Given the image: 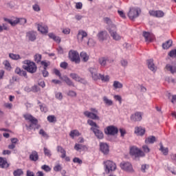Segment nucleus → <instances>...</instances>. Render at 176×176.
<instances>
[{
	"label": "nucleus",
	"mask_w": 176,
	"mask_h": 176,
	"mask_svg": "<svg viewBox=\"0 0 176 176\" xmlns=\"http://www.w3.org/2000/svg\"><path fill=\"white\" fill-rule=\"evenodd\" d=\"M87 123L89 124V126H91L90 130L93 131L96 137H97L98 140H102L104 138V133L99 129L100 126L97 124V123L91 120H88Z\"/></svg>",
	"instance_id": "1"
},
{
	"label": "nucleus",
	"mask_w": 176,
	"mask_h": 176,
	"mask_svg": "<svg viewBox=\"0 0 176 176\" xmlns=\"http://www.w3.org/2000/svg\"><path fill=\"white\" fill-rule=\"evenodd\" d=\"M25 120H29L30 122V124L28 126L26 125V127H28L30 130H38L41 129V125L38 124V119L35 118V117L32 116L31 114H26L23 116Z\"/></svg>",
	"instance_id": "2"
},
{
	"label": "nucleus",
	"mask_w": 176,
	"mask_h": 176,
	"mask_svg": "<svg viewBox=\"0 0 176 176\" xmlns=\"http://www.w3.org/2000/svg\"><path fill=\"white\" fill-rule=\"evenodd\" d=\"M23 63L25 64L23 66V69L29 72L30 74H35L38 67H36V64L31 60H24Z\"/></svg>",
	"instance_id": "3"
},
{
	"label": "nucleus",
	"mask_w": 176,
	"mask_h": 176,
	"mask_svg": "<svg viewBox=\"0 0 176 176\" xmlns=\"http://www.w3.org/2000/svg\"><path fill=\"white\" fill-rule=\"evenodd\" d=\"M106 30H107L113 41H120L122 39V36L118 34V28H116V25H113L111 28H107Z\"/></svg>",
	"instance_id": "4"
},
{
	"label": "nucleus",
	"mask_w": 176,
	"mask_h": 176,
	"mask_svg": "<svg viewBox=\"0 0 176 176\" xmlns=\"http://www.w3.org/2000/svg\"><path fill=\"white\" fill-rule=\"evenodd\" d=\"M91 111H86L84 112L85 116L92 119V120H100V116H98V110L96 108H91L89 109Z\"/></svg>",
	"instance_id": "5"
},
{
	"label": "nucleus",
	"mask_w": 176,
	"mask_h": 176,
	"mask_svg": "<svg viewBox=\"0 0 176 176\" xmlns=\"http://www.w3.org/2000/svg\"><path fill=\"white\" fill-rule=\"evenodd\" d=\"M140 13H141V9L138 8H130L127 15L130 20L133 21L140 16Z\"/></svg>",
	"instance_id": "6"
},
{
	"label": "nucleus",
	"mask_w": 176,
	"mask_h": 176,
	"mask_svg": "<svg viewBox=\"0 0 176 176\" xmlns=\"http://www.w3.org/2000/svg\"><path fill=\"white\" fill-rule=\"evenodd\" d=\"M130 155L137 159V157H144V156H145V153L138 148L133 146L130 149Z\"/></svg>",
	"instance_id": "7"
},
{
	"label": "nucleus",
	"mask_w": 176,
	"mask_h": 176,
	"mask_svg": "<svg viewBox=\"0 0 176 176\" xmlns=\"http://www.w3.org/2000/svg\"><path fill=\"white\" fill-rule=\"evenodd\" d=\"M69 58L73 63L79 64L80 63V57H79V53L76 51L71 50L69 52Z\"/></svg>",
	"instance_id": "8"
},
{
	"label": "nucleus",
	"mask_w": 176,
	"mask_h": 176,
	"mask_svg": "<svg viewBox=\"0 0 176 176\" xmlns=\"http://www.w3.org/2000/svg\"><path fill=\"white\" fill-rule=\"evenodd\" d=\"M122 170L126 171V173H134V169H133V165L129 162H122L120 164Z\"/></svg>",
	"instance_id": "9"
},
{
	"label": "nucleus",
	"mask_w": 176,
	"mask_h": 176,
	"mask_svg": "<svg viewBox=\"0 0 176 176\" xmlns=\"http://www.w3.org/2000/svg\"><path fill=\"white\" fill-rule=\"evenodd\" d=\"M118 132L119 130L118 129V127L115 126H109L107 127L106 130H104V133L107 135H115L116 134H118Z\"/></svg>",
	"instance_id": "10"
},
{
	"label": "nucleus",
	"mask_w": 176,
	"mask_h": 176,
	"mask_svg": "<svg viewBox=\"0 0 176 176\" xmlns=\"http://www.w3.org/2000/svg\"><path fill=\"white\" fill-rule=\"evenodd\" d=\"M104 166L106 167V171L109 173L110 171H115L116 170V164L113 163L112 161L104 162Z\"/></svg>",
	"instance_id": "11"
},
{
	"label": "nucleus",
	"mask_w": 176,
	"mask_h": 176,
	"mask_svg": "<svg viewBox=\"0 0 176 176\" xmlns=\"http://www.w3.org/2000/svg\"><path fill=\"white\" fill-rule=\"evenodd\" d=\"M96 36L99 42H104V41H107L108 39V36H109V35L107 30H102L97 34Z\"/></svg>",
	"instance_id": "12"
},
{
	"label": "nucleus",
	"mask_w": 176,
	"mask_h": 176,
	"mask_svg": "<svg viewBox=\"0 0 176 176\" xmlns=\"http://www.w3.org/2000/svg\"><path fill=\"white\" fill-rule=\"evenodd\" d=\"M89 71L91 75V78L94 80H98L101 78V74L97 72V68L90 67Z\"/></svg>",
	"instance_id": "13"
},
{
	"label": "nucleus",
	"mask_w": 176,
	"mask_h": 176,
	"mask_svg": "<svg viewBox=\"0 0 176 176\" xmlns=\"http://www.w3.org/2000/svg\"><path fill=\"white\" fill-rule=\"evenodd\" d=\"M87 38V32L84 30H79L77 34V39L79 43L85 42V39Z\"/></svg>",
	"instance_id": "14"
},
{
	"label": "nucleus",
	"mask_w": 176,
	"mask_h": 176,
	"mask_svg": "<svg viewBox=\"0 0 176 176\" xmlns=\"http://www.w3.org/2000/svg\"><path fill=\"white\" fill-rule=\"evenodd\" d=\"M131 120L132 122H141L142 120V113L141 112H135L131 116Z\"/></svg>",
	"instance_id": "15"
},
{
	"label": "nucleus",
	"mask_w": 176,
	"mask_h": 176,
	"mask_svg": "<svg viewBox=\"0 0 176 176\" xmlns=\"http://www.w3.org/2000/svg\"><path fill=\"white\" fill-rule=\"evenodd\" d=\"M143 36L145 38L146 42H152L153 39H155L153 34L147 32H143Z\"/></svg>",
	"instance_id": "16"
},
{
	"label": "nucleus",
	"mask_w": 176,
	"mask_h": 176,
	"mask_svg": "<svg viewBox=\"0 0 176 176\" xmlns=\"http://www.w3.org/2000/svg\"><path fill=\"white\" fill-rule=\"evenodd\" d=\"M100 151L104 155H108L109 153V146L105 143H100Z\"/></svg>",
	"instance_id": "17"
},
{
	"label": "nucleus",
	"mask_w": 176,
	"mask_h": 176,
	"mask_svg": "<svg viewBox=\"0 0 176 176\" xmlns=\"http://www.w3.org/2000/svg\"><path fill=\"white\" fill-rule=\"evenodd\" d=\"M15 74L19 75V76H23L25 79L28 78V76L27 75V72L20 69V67H16L15 69Z\"/></svg>",
	"instance_id": "18"
},
{
	"label": "nucleus",
	"mask_w": 176,
	"mask_h": 176,
	"mask_svg": "<svg viewBox=\"0 0 176 176\" xmlns=\"http://www.w3.org/2000/svg\"><path fill=\"white\" fill-rule=\"evenodd\" d=\"M26 36L31 42H34L36 39V33L34 31H30L26 33Z\"/></svg>",
	"instance_id": "19"
},
{
	"label": "nucleus",
	"mask_w": 176,
	"mask_h": 176,
	"mask_svg": "<svg viewBox=\"0 0 176 176\" xmlns=\"http://www.w3.org/2000/svg\"><path fill=\"white\" fill-rule=\"evenodd\" d=\"M30 160L31 162H38L39 160V155H38V152L33 151L29 157Z\"/></svg>",
	"instance_id": "20"
},
{
	"label": "nucleus",
	"mask_w": 176,
	"mask_h": 176,
	"mask_svg": "<svg viewBox=\"0 0 176 176\" xmlns=\"http://www.w3.org/2000/svg\"><path fill=\"white\" fill-rule=\"evenodd\" d=\"M147 65L148 68L153 72H155L156 71L157 67L155 65V63H153V59L147 60Z\"/></svg>",
	"instance_id": "21"
},
{
	"label": "nucleus",
	"mask_w": 176,
	"mask_h": 176,
	"mask_svg": "<svg viewBox=\"0 0 176 176\" xmlns=\"http://www.w3.org/2000/svg\"><path fill=\"white\" fill-rule=\"evenodd\" d=\"M135 134L140 136L144 135V134H145V128H142V126H136L135 128Z\"/></svg>",
	"instance_id": "22"
},
{
	"label": "nucleus",
	"mask_w": 176,
	"mask_h": 176,
	"mask_svg": "<svg viewBox=\"0 0 176 176\" xmlns=\"http://www.w3.org/2000/svg\"><path fill=\"white\" fill-rule=\"evenodd\" d=\"M56 149H57V152H60V153L62 154L60 156L62 159H64L65 156H67V151H65V149H64V148H63V146H58Z\"/></svg>",
	"instance_id": "23"
},
{
	"label": "nucleus",
	"mask_w": 176,
	"mask_h": 176,
	"mask_svg": "<svg viewBox=\"0 0 176 176\" xmlns=\"http://www.w3.org/2000/svg\"><path fill=\"white\" fill-rule=\"evenodd\" d=\"M107 61H109V58L107 57H102L98 59V63L101 67H105Z\"/></svg>",
	"instance_id": "24"
},
{
	"label": "nucleus",
	"mask_w": 176,
	"mask_h": 176,
	"mask_svg": "<svg viewBox=\"0 0 176 176\" xmlns=\"http://www.w3.org/2000/svg\"><path fill=\"white\" fill-rule=\"evenodd\" d=\"M74 149L76 151H87V146L83 144H76L74 146Z\"/></svg>",
	"instance_id": "25"
},
{
	"label": "nucleus",
	"mask_w": 176,
	"mask_h": 176,
	"mask_svg": "<svg viewBox=\"0 0 176 176\" xmlns=\"http://www.w3.org/2000/svg\"><path fill=\"white\" fill-rule=\"evenodd\" d=\"M0 167L1 168H8L9 167V164H8V161L6 159L0 157Z\"/></svg>",
	"instance_id": "26"
},
{
	"label": "nucleus",
	"mask_w": 176,
	"mask_h": 176,
	"mask_svg": "<svg viewBox=\"0 0 176 176\" xmlns=\"http://www.w3.org/2000/svg\"><path fill=\"white\" fill-rule=\"evenodd\" d=\"M166 69H167V71H169L170 74H176V66H173L170 64H167L166 65Z\"/></svg>",
	"instance_id": "27"
},
{
	"label": "nucleus",
	"mask_w": 176,
	"mask_h": 176,
	"mask_svg": "<svg viewBox=\"0 0 176 176\" xmlns=\"http://www.w3.org/2000/svg\"><path fill=\"white\" fill-rule=\"evenodd\" d=\"M80 58L82 60V61H83L84 63H87V61H89V55L85 52H82L80 54Z\"/></svg>",
	"instance_id": "28"
},
{
	"label": "nucleus",
	"mask_w": 176,
	"mask_h": 176,
	"mask_svg": "<svg viewBox=\"0 0 176 176\" xmlns=\"http://www.w3.org/2000/svg\"><path fill=\"white\" fill-rule=\"evenodd\" d=\"M70 78H72V79H74V80H76V82H80V80H82V78H80V76H79V75H78L76 73H72L69 74Z\"/></svg>",
	"instance_id": "29"
},
{
	"label": "nucleus",
	"mask_w": 176,
	"mask_h": 176,
	"mask_svg": "<svg viewBox=\"0 0 176 176\" xmlns=\"http://www.w3.org/2000/svg\"><path fill=\"white\" fill-rule=\"evenodd\" d=\"M38 31L41 34H47V26H43L40 24L38 25Z\"/></svg>",
	"instance_id": "30"
},
{
	"label": "nucleus",
	"mask_w": 176,
	"mask_h": 176,
	"mask_svg": "<svg viewBox=\"0 0 176 176\" xmlns=\"http://www.w3.org/2000/svg\"><path fill=\"white\" fill-rule=\"evenodd\" d=\"M79 135H80V133H79V131L76 129L70 131L69 137H71V138L74 139L75 137H79Z\"/></svg>",
	"instance_id": "31"
},
{
	"label": "nucleus",
	"mask_w": 176,
	"mask_h": 176,
	"mask_svg": "<svg viewBox=\"0 0 176 176\" xmlns=\"http://www.w3.org/2000/svg\"><path fill=\"white\" fill-rule=\"evenodd\" d=\"M104 23L107 24L108 27L107 28H112V25H116L112 23V20L109 19V17H104L103 19Z\"/></svg>",
	"instance_id": "32"
},
{
	"label": "nucleus",
	"mask_w": 176,
	"mask_h": 176,
	"mask_svg": "<svg viewBox=\"0 0 176 176\" xmlns=\"http://www.w3.org/2000/svg\"><path fill=\"white\" fill-rule=\"evenodd\" d=\"M63 80L65 82L67 86H72L73 87H75V84L71 79H69V78L65 76L63 77Z\"/></svg>",
	"instance_id": "33"
},
{
	"label": "nucleus",
	"mask_w": 176,
	"mask_h": 176,
	"mask_svg": "<svg viewBox=\"0 0 176 176\" xmlns=\"http://www.w3.org/2000/svg\"><path fill=\"white\" fill-rule=\"evenodd\" d=\"M156 142V137L155 136H149L145 140L146 144H154Z\"/></svg>",
	"instance_id": "34"
},
{
	"label": "nucleus",
	"mask_w": 176,
	"mask_h": 176,
	"mask_svg": "<svg viewBox=\"0 0 176 176\" xmlns=\"http://www.w3.org/2000/svg\"><path fill=\"white\" fill-rule=\"evenodd\" d=\"M173 46V41L168 40L166 43L162 44L163 49H169V47H171Z\"/></svg>",
	"instance_id": "35"
},
{
	"label": "nucleus",
	"mask_w": 176,
	"mask_h": 176,
	"mask_svg": "<svg viewBox=\"0 0 176 176\" xmlns=\"http://www.w3.org/2000/svg\"><path fill=\"white\" fill-rule=\"evenodd\" d=\"M160 151L162 152L163 155H164L165 156H167V155H168V148H164V146H163V144L162 143H160Z\"/></svg>",
	"instance_id": "36"
},
{
	"label": "nucleus",
	"mask_w": 176,
	"mask_h": 176,
	"mask_svg": "<svg viewBox=\"0 0 176 176\" xmlns=\"http://www.w3.org/2000/svg\"><path fill=\"white\" fill-rule=\"evenodd\" d=\"M113 86L115 89H122L123 87V84L119 81H114Z\"/></svg>",
	"instance_id": "37"
},
{
	"label": "nucleus",
	"mask_w": 176,
	"mask_h": 176,
	"mask_svg": "<svg viewBox=\"0 0 176 176\" xmlns=\"http://www.w3.org/2000/svg\"><path fill=\"white\" fill-rule=\"evenodd\" d=\"M103 101L104 102L107 104L109 105V107H111V105L113 104V102L111 100L108 99V98H107V96H104L103 98Z\"/></svg>",
	"instance_id": "38"
},
{
	"label": "nucleus",
	"mask_w": 176,
	"mask_h": 176,
	"mask_svg": "<svg viewBox=\"0 0 176 176\" xmlns=\"http://www.w3.org/2000/svg\"><path fill=\"white\" fill-rule=\"evenodd\" d=\"M47 119L50 123H56V122H57L56 116H48Z\"/></svg>",
	"instance_id": "39"
},
{
	"label": "nucleus",
	"mask_w": 176,
	"mask_h": 176,
	"mask_svg": "<svg viewBox=\"0 0 176 176\" xmlns=\"http://www.w3.org/2000/svg\"><path fill=\"white\" fill-rule=\"evenodd\" d=\"M13 174L14 176H21L23 175V174H24V172L22 169H16L13 172Z\"/></svg>",
	"instance_id": "40"
},
{
	"label": "nucleus",
	"mask_w": 176,
	"mask_h": 176,
	"mask_svg": "<svg viewBox=\"0 0 176 176\" xmlns=\"http://www.w3.org/2000/svg\"><path fill=\"white\" fill-rule=\"evenodd\" d=\"M43 151L45 156H47V157H50V156H52V152L47 148L44 147Z\"/></svg>",
	"instance_id": "41"
},
{
	"label": "nucleus",
	"mask_w": 176,
	"mask_h": 176,
	"mask_svg": "<svg viewBox=\"0 0 176 176\" xmlns=\"http://www.w3.org/2000/svg\"><path fill=\"white\" fill-rule=\"evenodd\" d=\"M102 82H109V76L101 75L100 78Z\"/></svg>",
	"instance_id": "42"
},
{
	"label": "nucleus",
	"mask_w": 176,
	"mask_h": 176,
	"mask_svg": "<svg viewBox=\"0 0 176 176\" xmlns=\"http://www.w3.org/2000/svg\"><path fill=\"white\" fill-rule=\"evenodd\" d=\"M9 57H10V58H12V60H19V58H20V55L14 54H10Z\"/></svg>",
	"instance_id": "43"
},
{
	"label": "nucleus",
	"mask_w": 176,
	"mask_h": 176,
	"mask_svg": "<svg viewBox=\"0 0 176 176\" xmlns=\"http://www.w3.org/2000/svg\"><path fill=\"white\" fill-rule=\"evenodd\" d=\"M39 134L42 135V137H44V138H49V135H47L43 129H40Z\"/></svg>",
	"instance_id": "44"
},
{
	"label": "nucleus",
	"mask_w": 176,
	"mask_h": 176,
	"mask_svg": "<svg viewBox=\"0 0 176 176\" xmlns=\"http://www.w3.org/2000/svg\"><path fill=\"white\" fill-rule=\"evenodd\" d=\"M88 46H95L96 45V41L93 38H89L87 41Z\"/></svg>",
	"instance_id": "45"
},
{
	"label": "nucleus",
	"mask_w": 176,
	"mask_h": 176,
	"mask_svg": "<svg viewBox=\"0 0 176 176\" xmlns=\"http://www.w3.org/2000/svg\"><path fill=\"white\" fill-rule=\"evenodd\" d=\"M34 59H35V61L36 63H41V60H42V55L41 54H36L34 56Z\"/></svg>",
	"instance_id": "46"
},
{
	"label": "nucleus",
	"mask_w": 176,
	"mask_h": 176,
	"mask_svg": "<svg viewBox=\"0 0 176 176\" xmlns=\"http://www.w3.org/2000/svg\"><path fill=\"white\" fill-rule=\"evenodd\" d=\"M164 16V12L162 10L156 11V17L160 18Z\"/></svg>",
	"instance_id": "47"
},
{
	"label": "nucleus",
	"mask_w": 176,
	"mask_h": 176,
	"mask_svg": "<svg viewBox=\"0 0 176 176\" xmlns=\"http://www.w3.org/2000/svg\"><path fill=\"white\" fill-rule=\"evenodd\" d=\"M41 168L42 170H44V171H46L47 173H49V171L52 170V168H50V166L47 165L42 166Z\"/></svg>",
	"instance_id": "48"
},
{
	"label": "nucleus",
	"mask_w": 176,
	"mask_h": 176,
	"mask_svg": "<svg viewBox=\"0 0 176 176\" xmlns=\"http://www.w3.org/2000/svg\"><path fill=\"white\" fill-rule=\"evenodd\" d=\"M32 91L34 93H38V91H41V88H39V87H38L37 85H34V86L32 87Z\"/></svg>",
	"instance_id": "49"
},
{
	"label": "nucleus",
	"mask_w": 176,
	"mask_h": 176,
	"mask_svg": "<svg viewBox=\"0 0 176 176\" xmlns=\"http://www.w3.org/2000/svg\"><path fill=\"white\" fill-rule=\"evenodd\" d=\"M142 149L144 153H149V152H151V149H149V147H148L146 145L142 146Z\"/></svg>",
	"instance_id": "50"
},
{
	"label": "nucleus",
	"mask_w": 176,
	"mask_h": 176,
	"mask_svg": "<svg viewBox=\"0 0 176 176\" xmlns=\"http://www.w3.org/2000/svg\"><path fill=\"white\" fill-rule=\"evenodd\" d=\"M54 72L55 75H56L57 76L59 77V79H63V77H61V72H60V70L55 69L54 70Z\"/></svg>",
	"instance_id": "51"
},
{
	"label": "nucleus",
	"mask_w": 176,
	"mask_h": 176,
	"mask_svg": "<svg viewBox=\"0 0 176 176\" xmlns=\"http://www.w3.org/2000/svg\"><path fill=\"white\" fill-rule=\"evenodd\" d=\"M60 68H63V69H67L68 67V63L67 62H62L60 65Z\"/></svg>",
	"instance_id": "52"
},
{
	"label": "nucleus",
	"mask_w": 176,
	"mask_h": 176,
	"mask_svg": "<svg viewBox=\"0 0 176 176\" xmlns=\"http://www.w3.org/2000/svg\"><path fill=\"white\" fill-rule=\"evenodd\" d=\"M73 162L74 163H78V164H82V163H83L82 160H80L79 157H74Z\"/></svg>",
	"instance_id": "53"
},
{
	"label": "nucleus",
	"mask_w": 176,
	"mask_h": 176,
	"mask_svg": "<svg viewBox=\"0 0 176 176\" xmlns=\"http://www.w3.org/2000/svg\"><path fill=\"white\" fill-rule=\"evenodd\" d=\"M54 171H61L63 170V167H61V165L58 164L54 167Z\"/></svg>",
	"instance_id": "54"
},
{
	"label": "nucleus",
	"mask_w": 176,
	"mask_h": 176,
	"mask_svg": "<svg viewBox=\"0 0 176 176\" xmlns=\"http://www.w3.org/2000/svg\"><path fill=\"white\" fill-rule=\"evenodd\" d=\"M166 82L168 83H175V79L171 78V77H167L166 78Z\"/></svg>",
	"instance_id": "55"
},
{
	"label": "nucleus",
	"mask_w": 176,
	"mask_h": 176,
	"mask_svg": "<svg viewBox=\"0 0 176 176\" xmlns=\"http://www.w3.org/2000/svg\"><path fill=\"white\" fill-rule=\"evenodd\" d=\"M19 23H20V20L16 18L15 20L12 21L11 25H12V27H14V25H16V24H19Z\"/></svg>",
	"instance_id": "56"
},
{
	"label": "nucleus",
	"mask_w": 176,
	"mask_h": 176,
	"mask_svg": "<svg viewBox=\"0 0 176 176\" xmlns=\"http://www.w3.org/2000/svg\"><path fill=\"white\" fill-rule=\"evenodd\" d=\"M114 98L116 101H119L120 104H122V96L119 95H115Z\"/></svg>",
	"instance_id": "57"
},
{
	"label": "nucleus",
	"mask_w": 176,
	"mask_h": 176,
	"mask_svg": "<svg viewBox=\"0 0 176 176\" xmlns=\"http://www.w3.org/2000/svg\"><path fill=\"white\" fill-rule=\"evenodd\" d=\"M67 96H69L70 97H76V92L74 91H69Z\"/></svg>",
	"instance_id": "58"
},
{
	"label": "nucleus",
	"mask_w": 176,
	"mask_h": 176,
	"mask_svg": "<svg viewBox=\"0 0 176 176\" xmlns=\"http://www.w3.org/2000/svg\"><path fill=\"white\" fill-rule=\"evenodd\" d=\"M43 76L44 78H46V76H49V72L46 71V68H44L43 70L42 71Z\"/></svg>",
	"instance_id": "59"
},
{
	"label": "nucleus",
	"mask_w": 176,
	"mask_h": 176,
	"mask_svg": "<svg viewBox=\"0 0 176 176\" xmlns=\"http://www.w3.org/2000/svg\"><path fill=\"white\" fill-rule=\"evenodd\" d=\"M120 63H121V65H122V67H127V65L129 64V63L127 62V60H124V59L120 61Z\"/></svg>",
	"instance_id": "60"
},
{
	"label": "nucleus",
	"mask_w": 176,
	"mask_h": 176,
	"mask_svg": "<svg viewBox=\"0 0 176 176\" xmlns=\"http://www.w3.org/2000/svg\"><path fill=\"white\" fill-rule=\"evenodd\" d=\"M168 170L172 173V174H174V175H176V168H173L170 166L168 167Z\"/></svg>",
	"instance_id": "61"
},
{
	"label": "nucleus",
	"mask_w": 176,
	"mask_h": 176,
	"mask_svg": "<svg viewBox=\"0 0 176 176\" xmlns=\"http://www.w3.org/2000/svg\"><path fill=\"white\" fill-rule=\"evenodd\" d=\"M118 14H120V17H122V19H126V14H124V12H123V11L118 10Z\"/></svg>",
	"instance_id": "62"
},
{
	"label": "nucleus",
	"mask_w": 176,
	"mask_h": 176,
	"mask_svg": "<svg viewBox=\"0 0 176 176\" xmlns=\"http://www.w3.org/2000/svg\"><path fill=\"white\" fill-rule=\"evenodd\" d=\"M56 97L58 100H63V94H61V92H58L56 94Z\"/></svg>",
	"instance_id": "63"
},
{
	"label": "nucleus",
	"mask_w": 176,
	"mask_h": 176,
	"mask_svg": "<svg viewBox=\"0 0 176 176\" xmlns=\"http://www.w3.org/2000/svg\"><path fill=\"white\" fill-rule=\"evenodd\" d=\"M19 20L21 24H25L27 23V19L25 18H21L19 19Z\"/></svg>",
	"instance_id": "64"
}]
</instances>
